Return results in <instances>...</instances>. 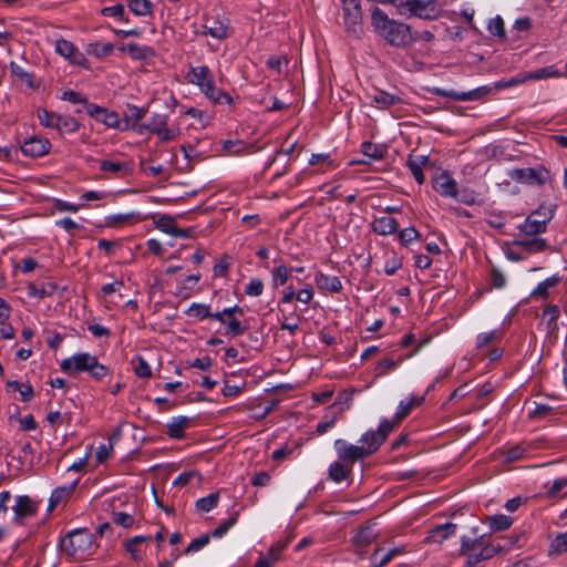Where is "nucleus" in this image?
<instances>
[{
	"label": "nucleus",
	"mask_w": 567,
	"mask_h": 567,
	"mask_svg": "<svg viewBox=\"0 0 567 567\" xmlns=\"http://www.w3.org/2000/svg\"><path fill=\"white\" fill-rule=\"evenodd\" d=\"M371 27L379 38L393 48L405 49L417 41L409 24L389 18L379 7L371 9Z\"/></svg>",
	"instance_id": "f257e3e1"
},
{
	"label": "nucleus",
	"mask_w": 567,
	"mask_h": 567,
	"mask_svg": "<svg viewBox=\"0 0 567 567\" xmlns=\"http://www.w3.org/2000/svg\"><path fill=\"white\" fill-rule=\"evenodd\" d=\"M96 547L94 535L86 528L71 530L60 540L61 553L75 560L93 555Z\"/></svg>",
	"instance_id": "f03ea898"
},
{
	"label": "nucleus",
	"mask_w": 567,
	"mask_h": 567,
	"mask_svg": "<svg viewBox=\"0 0 567 567\" xmlns=\"http://www.w3.org/2000/svg\"><path fill=\"white\" fill-rule=\"evenodd\" d=\"M498 551V547L494 546L489 538L485 535L481 536H463L461 538V556L466 558V565L474 567L477 564L491 559Z\"/></svg>",
	"instance_id": "7ed1b4c3"
},
{
	"label": "nucleus",
	"mask_w": 567,
	"mask_h": 567,
	"mask_svg": "<svg viewBox=\"0 0 567 567\" xmlns=\"http://www.w3.org/2000/svg\"><path fill=\"white\" fill-rule=\"evenodd\" d=\"M60 368L64 373L87 372L94 380H102L110 374V369L100 363L97 358L89 352L76 353L61 361Z\"/></svg>",
	"instance_id": "20e7f679"
},
{
	"label": "nucleus",
	"mask_w": 567,
	"mask_h": 567,
	"mask_svg": "<svg viewBox=\"0 0 567 567\" xmlns=\"http://www.w3.org/2000/svg\"><path fill=\"white\" fill-rule=\"evenodd\" d=\"M189 75L190 83L198 85L205 96L214 103L230 104L233 102L228 93L215 87L214 78L208 66L192 68Z\"/></svg>",
	"instance_id": "39448f33"
},
{
	"label": "nucleus",
	"mask_w": 567,
	"mask_h": 567,
	"mask_svg": "<svg viewBox=\"0 0 567 567\" xmlns=\"http://www.w3.org/2000/svg\"><path fill=\"white\" fill-rule=\"evenodd\" d=\"M341 3L346 32L355 39H360L363 34V16L359 0H341Z\"/></svg>",
	"instance_id": "423d86ee"
},
{
	"label": "nucleus",
	"mask_w": 567,
	"mask_h": 567,
	"mask_svg": "<svg viewBox=\"0 0 567 567\" xmlns=\"http://www.w3.org/2000/svg\"><path fill=\"white\" fill-rule=\"evenodd\" d=\"M553 217V209L539 207L526 217L524 223L518 226V229L525 236H537L546 231L547 224Z\"/></svg>",
	"instance_id": "0eeeda50"
},
{
	"label": "nucleus",
	"mask_w": 567,
	"mask_h": 567,
	"mask_svg": "<svg viewBox=\"0 0 567 567\" xmlns=\"http://www.w3.org/2000/svg\"><path fill=\"white\" fill-rule=\"evenodd\" d=\"M168 115L154 113L150 122L146 124H141L137 130L138 133H142L144 130L155 134L161 142H171L176 140L179 134V128L168 127Z\"/></svg>",
	"instance_id": "6e6552de"
},
{
	"label": "nucleus",
	"mask_w": 567,
	"mask_h": 567,
	"mask_svg": "<svg viewBox=\"0 0 567 567\" xmlns=\"http://www.w3.org/2000/svg\"><path fill=\"white\" fill-rule=\"evenodd\" d=\"M392 430L393 424L390 423V420L384 419L380 422L377 431L371 430L362 434L360 442L364 455L368 457L377 452Z\"/></svg>",
	"instance_id": "1a4fd4ad"
},
{
	"label": "nucleus",
	"mask_w": 567,
	"mask_h": 567,
	"mask_svg": "<svg viewBox=\"0 0 567 567\" xmlns=\"http://www.w3.org/2000/svg\"><path fill=\"white\" fill-rule=\"evenodd\" d=\"M395 6L406 8L409 12L423 20H435L439 17V7L436 0H406L398 2Z\"/></svg>",
	"instance_id": "9d476101"
},
{
	"label": "nucleus",
	"mask_w": 567,
	"mask_h": 567,
	"mask_svg": "<svg viewBox=\"0 0 567 567\" xmlns=\"http://www.w3.org/2000/svg\"><path fill=\"white\" fill-rule=\"evenodd\" d=\"M508 176L517 183L542 186L549 179V172L543 166L515 168L508 173Z\"/></svg>",
	"instance_id": "9b49d317"
},
{
	"label": "nucleus",
	"mask_w": 567,
	"mask_h": 567,
	"mask_svg": "<svg viewBox=\"0 0 567 567\" xmlns=\"http://www.w3.org/2000/svg\"><path fill=\"white\" fill-rule=\"evenodd\" d=\"M333 446L338 460L351 466H353L355 462L362 461L367 457L363 453V449H361V445L351 444L346 440H336Z\"/></svg>",
	"instance_id": "f8f14e48"
},
{
	"label": "nucleus",
	"mask_w": 567,
	"mask_h": 567,
	"mask_svg": "<svg viewBox=\"0 0 567 567\" xmlns=\"http://www.w3.org/2000/svg\"><path fill=\"white\" fill-rule=\"evenodd\" d=\"M431 91L437 96H444L455 101H477L491 93L492 89L489 86H480L468 92H457L454 90L446 91L440 87H433Z\"/></svg>",
	"instance_id": "ddd939ff"
},
{
	"label": "nucleus",
	"mask_w": 567,
	"mask_h": 567,
	"mask_svg": "<svg viewBox=\"0 0 567 567\" xmlns=\"http://www.w3.org/2000/svg\"><path fill=\"white\" fill-rule=\"evenodd\" d=\"M51 150V143L45 137L31 136L21 145V152L25 156L41 157L47 155Z\"/></svg>",
	"instance_id": "4468645a"
},
{
	"label": "nucleus",
	"mask_w": 567,
	"mask_h": 567,
	"mask_svg": "<svg viewBox=\"0 0 567 567\" xmlns=\"http://www.w3.org/2000/svg\"><path fill=\"white\" fill-rule=\"evenodd\" d=\"M14 513L13 520L17 524H22L24 519L35 515L38 505L27 495H20L16 498V504L12 507Z\"/></svg>",
	"instance_id": "2eb2a0df"
},
{
	"label": "nucleus",
	"mask_w": 567,
	"mask_h": 567,
	"mask_svg": "<svg viewBox=\"0 0 567 567\" xmlns=\"http://www.w3.org/2000/svg\"><path fill=\"white\" fill-rule=\"evenodd\" d=\"M433 188L443 197L455 198L458 193L456 181L446 171L434 178Z\"/></svg>",
	"instance_id": "dca6fc26"
},
{
	"label": "nucleus",
	"mask_w": 567,
	"mask_h": 567,
	"mask_svg": "<svg viewBox=\"0 0 567 567\" xmlns=\"http://www.w3.org/2000/svg\"><path fill=\"white\" fill-rule=\"evenodd\" d=\"M87 114L96 121L102 122L109 127L116 128L120 125V118L117 113L110 112L107 109H104L96 104L92 103L91 105H87Z\"/></svg>",
	"instance_id": "f3484780"
},
{
	"label": "nucleus",
	"mask_w": 567,
	"mask_h": 567,
	"mask_svg": "<svg viewBox=\"0 0 567 567\" xmlns=\"http://www.w3.org/2000/svg\"><path fill=\"white\" fill-rule=\"evenodd\" d=\"M425 398L422 396H411L406 400H402L399 403L398 410L390 423L393 424V429L398 426L411 412L414 406H420L424 402Z\"/></svg>",
	"instance_id": "a211bd4d"
},
{
	"label": "nucleus",
	"mask_w": 567,
	"mask_h": 567,
	"mask_svg": "<svg viewBox=\"0 0 567 567\" xmlns=\"http://www.w3.org/2000/svg\"><path fill=\"white\" fill-rule=\"evenodd\" d=\"M55 52L74 64H81L84 59L83 54L76 49V47L71 41L64 39L55 41Z\"/></svg>",
	"instance_id": "6ab92c4d"
},
{
	"label": "nucleus",
	"mask_w": 567,
	"mask_h": 567,
	"mask_svg": "<svg viewBox=\"0 0 567 567\" xmlns=\"http://www.w3.org/2000/svg\"><path fill=\"white\" fill-rule=\"evenodd\" d=\"M456 524L445 523L429 530L425 542L429 544H441L456 532Z\"/></svg>",
	"instance_id": "aec40b11"
},
{
	"label": "nucleus",
	"mask_w": 567,
	"mask_h": 567,
	"mask_svg": "<svg viewBox=\"0 0 567 567\" xmlns=\"http://www.w3.org/2000/svg\"><path fill=\"white\" fill-rule=\"evenodd\" d=\"M429 163V156L410 154L408 156L406 165L410 168L414 179L417 184H423L425 181L423 167Z\"/></svg>",
	"instance_id": "412c9836"
},
{
	"label": "nucleus",
	"mask_w": 567,
	"mask_h": 567,
	"mask_svg": "<svg viewBox=\"0 0 567 567\" xmlns=\"http://www.w3.org/2000/svg\"><path fill=\"white\" fill-rule=\"evenodd\" d=\"M532 238L516 239L513 241L515 247L520 248L527 254H536L546 250L548 244L546 239L530 236Z\"/></svg>",
	"instance_id": "4be33fe9"
},
{
	"label": "nucleus",
	"mask_w": 567,
	"mask_h": 567,
	"mask_svg": "<svg viewBox=\"0 0 567 567\" xmlns=\"http://www.w3.org/2000/svg\"><path fill=\"white\" fill-rule=\"evenodd\" d=\"M398 221L390 216H381L375 218L372 224V230L381 236L392 235L398 231Z\"/></svg>",
	"instance_id": "5701e85b"
},
{
	"label": "nucleus",
	"mask_w": 567,
	"mask_h": 567,
	"mask_svg": "<svg viewBox=\"0 0 567 567\" xmlns=\"http://www.w3.org/2000/svg\"><path fill=\"white\" fill-rule=\"evenodd\" d=\"M315 282L317 287L322 291L337 293L342 290V282L337 276H329L324 275L323 272H318L316 275Z\"/></svg>",
	"instance_id": "b1692460"
},
{
	"label": "nucleus",
	"mask_w": 567,
	"mask_h": 567,
	"mask_svg": "<svg viewBox=\"0 0 567 567\" xmlns=\"http://www.w3.org/2000/svg\"><path fill=\"white\" fill-rule=\"evenodd\" d=\"M425 343H426V340L419 342L416 348L410 354H408L406 358H411L412 355H414ZM404 359H405V357H400L398 360H393L391 358H385V359L379 361L378 365L375 368L377 375L381 377V375L386 374L389 371L394 370Z\"/></svg>",
	"instance_id": "393cba45"
},
{
	"label": "nucleus",
	"mask_w": 567,
	"mask_h": 567,
	"mask_svg": "<svg viewBox=\"0 0 567 567\" xmlns=\"http://www.w3.org/2000/svg\"><path fill=\"white\" fill-rule=\"evenodd\" d=\"M78 485V481L70 483L69 485L59 486L53 489L50 498H49V509L52 511L60 503L69 499L73 494L75 487Z\"/></svg>",
	"instance_id": "a878e982"
},
{
	"label": "nucleus",
	"mask_w": 567,
	"mask_h": 567,
	"mask_svg": "<svg viewBox=\"0 0 567 567\" xmlns=\"http://www.w3.org/2000/svg\"><path fill=\"white\" fill-rule=\"evenodd\" d=\"M190 425V419L187 416L174 417L166 425V434L172 439H183L185 433L184 430Z\"/></svg>",
	"instance_id": "bb28decb"
},
{
	"label": "nucleus",
	"mask_w": 567,
	"mask_h": 567,
	"mask_svg": "<svg viewBox=\"0 0 567 567\" xmlns=\"http://www.w3.org/2000/svg\"><path fill=\"white\" fill-rule=\"evenodd\" d=\"M352 468L353 466L337 460L329 466V478L336 483H340L351 475Z\"/></svg>",
	"instance_id": "cd10ccee"
},
{
	"label": "nucleus",
	"mask_w": 567,
	"mask_h": 567,
	"mask_svg": "<svg viewBox=\"0 0 567 567\" xmlns=\"http://www.w3.org/2000/svg\"><path fill=\"white\" fill-rule=\"evenodd\" d=\"M221 150L227 155L238 156L246 153H251L252 146L241 140H225L221 142Z\"/></svg>",
	"instance_id": "c85d7f7f"
},
{
	"label": "nucleus",
	"mask_w": 567,
	"mask_h": 567,
	"mask_svg": "<svg viewBox=\"0 0 567 567\" xmlns=\"http://www.w3.org/2000/svg\"><path fill=\"white\" fill-rule=\"evenodd\" d=\"M10 72L18 82L25 84L29 89L38 87V84L34 82V74L25 71L16 62L10 63Z\"/></svg>",
	"instance_id": "c756f323"
},
{
	"label": "nucleus",
	"mask_w": 567,
	"mask_h": 567,
	"mask_svg": "<svg viewBox=\"0 0 567 567\" xmlns=\"http://www.w3.org/2000/svg\"><path fill=\"white\" fill-rule=\"evenodd\" d=\"M403 553L400 548H392L382 554V548H377L371 555V564L373 567H383L389 564L393 557Z\"/></svg>",
	"instance_id": "7c9ffc66"
},
{
	"label": "nucleus",
	"mask_w": 567,
	"mask_h": 567,
	"mask_svg": "<svg viewBox=\"0 0 567 567\" xmlns=\"http://www.w3.org/2000/svg\"><path fill=\"white\" fill-rule=\"evenodd\" d=\"M373 526H374V524H372V523H368L364 526H362L354 535L353 543L357 546H362V547L371 544L377 537V534L373 530Z\"/></svg>",
	"instance_id": "2f4dec72"
},
{
	"label": "nucleus",
	"mask_w": 567,
	"mask_h": 567,
	"mask_svg": "<svg viewBox=\"0 0 567 567\" xmlns=\"http://www.w3.org/2000/svg\"><path fill=\"white\" fill-rule=\"evenodd\" d=\"M561 281V277L558 275H553L551 277L545 279L539 282L537 287L532 291V297H539L542 299H547L549 296L548 290L550 288L556 287Z\"/></svg>",
	"instance_id": "473e14b6"
},
{
	"label": "nucleus",
	"mask_w": 567,
	"mask_h": 567,
	"mask_svg": "<svg viewBox=\"0 0 567 567\" xmlns=\"http://www.w3.org/2000/svg\"><path fill=\"white\" fill-rule=\"evenodd\" d=\"M549 556H560L567 554V530L556 534L548 547Z\"/></svg>",
	"instance_id": "72a5a7b5"
},
{
	"label": "nucleus",
	"mask_w": 567,
	"mask_h": 567,
	"mask_svg": "<svg viewBox=\"0 0 567 567\" xmlns=\"http://www.w3.org/2000/svg\"><path fill=\"white\" fill-rule=\"evenodd\" d=\"M227 31L228 27L217 20H213L210 23L207 21V23L204 24V34H208L218 40L225 39L228 35Z\"/></svg>",
	"instance_id": "f704fd0d"
},
{
	"label": "nucleus",
	"mask_w": 567,
	"mask_h": 567,
	"mask_svg": "<svg viewBox=\"0 0 567 567\" xmlns=\"http://www.w3.org/2000/svg\"><path fill=\"white\" fill-rule=\"evenodd\" d=\"M486 520L489 528L494 532L506 530L513 525V518L504 514L488 516Z\"/></svg>",
	"instance_id": "c9c22d12"
},
{
	"label": "nucleus",
	"mask_w": 567,
	"mask_h": 567,
	"mask_svg": "<svg viewBox=\"0 0 567 567\" xmlns=\"http://www.w3.org/2000/svg\"><path fill=\"white\" fill-rule=\"evenodd\" d=\"M361 152L369 158L382 159L386 154V147L384 145L374 144L372 142H363L361 144Z\"/></svg>",
	"instance_id": "e433bc0d"
},
{
	"label": "nucleus",
	"mask_w": 567,
	"mask_h": 567,
	"mask_svg": "<svg viewBox=\"0 0 567 567\" xmlns=\"http://www.w3.org/2000/svg\"><path fill=\"white\" fill-rule=\"evenodd\" d=\"M120 50L127 52L133 59L142 60L153 54V50L150 47H141L136 43H128L118 48Z\"/></svg>",
	"instance_id": "4c0bfd02"
},
{
	"label": "nucleus",
	"mask_w": 567,
	"mask_h": 567,
	"mask_svg": "<svg viewBox=\"0 0 567 567\" xmlns=\"http://www.w3.org/2000/svg\"><path fill=\"white\" fill-rule=\"evenodd\" d=\"M529 447L523 443L509 447L505 453V462L513 463L525 460L528 455Z\"/></svg>",
	"instance_id": "58836bf2"
},
{
	"label": "nucleus",
	"mask_w": 567,
	"mask_h": 567,
	"mask_svg": "<svg viewBox=\"0 0 567 567\" xmlns=\"http://www.w3.org/2000/svg\"><path fill=\"white\" fill-rule=\"evenodd\" d=\"M127 6L131 12L138 17L151 16L153 12V4L150 0H128Z\"/></svg>",
	"instance_id": "ea45409f"
},
{
	"label": "nucleus",
	"mask_w": 567,
	"mask_h": 567,
	"mask_svg": "<svg viewBox=\"0 0 567 567\" xmlns=\"http://www.w3.org/2000/svg\"><path fill=\"white\" fill-rule=\"evenodd\" d=\"M56 290V285L48 282L43 284L40 287H38L34 284H30L28 286V295L30 297H35L43 299L44 297L52 296L54 291Z\"/></svg>",
	"instance_id": "a19ab883"
},
{
	"label": "nucleus",
	"mask_w": 567,
	"mask_h": 567,
	"mask_svg": "<svg viewBox=\"0 0 567 567\" xmlns=\"http://www.w3.org/2000/svg\"><path fill=\"white\" fill-rule=\"evenodd\" d=\"M226 332L230 337L241 336L246 331V327L240 322L235 315L226 313Z\"/></svg>",
	"instance_id": "79ce46f5"
},
{
	"label": "nucleus",
	"mask_w": 567,
	"mask_h": 567,
	"mask_svg": "<svg viewBox=\"0 0 567 567\" xmlns=\"http://www.w3.org/2000/svg\"><path fill=\"white\" fill-rule=\"evenodd\" d=\"M100 169L103 172H111L121 176H124L130 172L127 163L113 162L106 159L100 162Z\"/></svg>",
	"instance_id": "37998d69"
},
{
	"label": "nucleus",
	"mask_w": 567,
	"mask_h": 567,
	"mask_svg": "<svg viewBox=\"0 0 567 567\" xmlns=\"http://www.w3.org/2000/svg\"><path fill=\"white\" fill-rule=\"evenodd\" d=\"M373 102L380 107H390L401 102V97L390 94L385 91H378L373 97Z\"/></svg>",
	"instance_id": "c03bdc74"
},
{
	"label": "nucleus",
	"mask_w": 567,
	"mask_h": 567,
	"mask_svg": "<svg viewBox=\"0 0 567 567\" xmlns=\"http://www.w3.org/2000/svg\"><path fill=\"white\" fill-rule=\"evenodd\" d=\"M559 71L554 65L545 66L533 72H526L527 81H538L548 78H558Z\"/></svg>",
	"instance_id": "a18cd8bd"
},
{
	"label": "nucleus",
	"mask_w": 567,
	"mask_h": 567,
	"mask_svg": "<svg viewBox=\"0 0 567 567\" xmlns=\"http://www.w3.org/2000/svg\"><path fill=\"white\" fill-rule=\"evenodd\" d=\"M560 311L558 306L549 305L543 311V320L547 322V329L549 331L557 330V319L559 318Z\"/></svg>",
	"instance_id": "49530a36"
},
{
	"label": "nucleus",
	"mask_w": 567,
	"mask_h": 567,
	"mask_svg": "<svg viewBox=\"0 0 567 567\" xmlns=\"http://www.w3.org/2000/svg\"><path fill=\"white\" fill-rule=\"evenodd\" d=\"M185 313L198 320H204L212 316L210 306L197 302L192 303Z\"/></svg>",
	"instance_id": "de8ad7c7"
},
{
	"label": "nucleus",
	"mask_w": 567,
	"mask_h": 567,
	"mask_svg": "<svg viewBox=\"0 0 567 567\" xmlns=\"http://www.w3.org/2000/svg\"><path fill=\"white\" fill-rule=\"evenodd\" d=\"M80 127L79 122L70 115H59L58 130L60 133H73Z\"/></svg>",
	"instance_id": "09e8293b"
},
{
	"label": "nucleus",
	"mask_w": 567,
	"mask_h": 567,
	"mask_svg": "<svg viewBox=\"0 0 567 567\" xmlns=\"http://www.w3.org/2000/svg\"><path fill=\"white\" fill-rule=\"evenodd\" d=\"M37 115L41 125L49 128H55L58 126L60 114L50 112L45 109H39Z\"/></svg>",
	"instance_id": "8fccbe9b"
},
{
	"label": "nucleus",
	"mask_w": 567,
	"mask_h": 567,
	"mask_svg": "<svg viewBox=\"0 0 567 567\" xmlns=\"http://www.w3.org/2000/svg\"><path fill=\"white\" fill-rule=\"evenodd\" d=\"M219 502V492L212 493L196 501V509L200 512H209L217 506Z\"/></svg>",
	"instance_id": "3c124183"
},
{
	"label": "nucleus",
	"mask_w": 567,
	"mask_h": 567,
	"mask_svg": "<svg viewBox=\"0 0 567 567\" xmlns=\"http://www.w3.org/2000/svg\"><path fill=\"white\" fill-rule=\"evenodd\" d=\"M155 225L161 231H163L167 235H171V236H174L176 228H177L175 219L169 215L159 216L155 220Z\"/></svg>",
	"instance_id": "603ef678"
},
{
	"label": "nucleus",
	"mask_w": 567,
	"mask_h": 567,
	"mask_svg": "<svg viewBox=\"0 0 567 567\" xmlns=\"http://www.w3.org/2000/svg\"><path fill=\"white\" fill-rule=\"evenodd\" d=\"M133 370L138 378H151L152 369L142 355H137L132 360Z\"/></svg>",
	"instance_id": "864d4df0"
},
{
	"label": "nucleus",
	"mask_w": 567,
	"mask_h": 567,
	"mask_svg": "<svg viewBox=\"0 0 567 567\" xmlns=\"http://www.w3.org/2000/svg\"><path fill=\"white\" fill-rule=\"evenodd\" d=\"M128 113L126 114V121L132 123V127L136 128V126L141 125V120L145 116L147 110L144 107H138L136 105H127Z\"/></svg>",
	"instance_id": "5fc2aeb1"
},
{
	"label": "nucleus",
	"mask_w": 567,
	"mask_h": 567,
	"mask_svg": "<svg viewBox=\"0 0 567 567\" xmlns=\"http://www.w3.org/2000/svg\"><path fill=\"white\" fill-rule=\"evenodd\" d=\"M113 50H114V45L110 42H107V43L95 42V43L89 44L87 52L90 54H94L97 58H102V56H106V55L111 54L113 52Z\"/></svg>",
	"instance_id": "6e6d98bb"
},
{
	"label": "nucleus",
	"mask_w": 567,
	"mask_h": 567,
	"mask_svg": "<svg viewBox=\"0 0 567 567\" xmlns=\"http://www.w3.org/2000/svg\"><path fill=\"white\" fill-rule=\"evenodd\" d=\"M238 513L235 512L227 520L217 526L209 535L210 537L224 536L237 522Z\"/></svg>",
	"instance_id": "4d7b16f0"
},
{
	"label": "nucleus",
	"mask_w": 567,
	"mask_h": 567,
	"mask_svg": "<svg viewBox=\"0 0 567 567\" xmlns=\"http://www.w3.org/2000/svg\"><path fill=\"white\" fill-rule=\"evenodd\" d=\"M527 81V75H526V72L525 73H519L508 80H501V81H497L494 85H495V89L497 90H503V89H507V87H512V86H516V85H519V84H523Z\"/></svg>",
	"instance_id": "13d9d810"
},
{
	"label": "nucleus",
	"mask_w": 567,
	"mask_h": 567,
	"mask_svg": "<svg viewBox=\"0 0 567 567\" xmlns=\"http://www.w3.org/2000/svg\"><path fill=\"white\" fill-rule=\"evenodd\" d=\"M398 237L403 246H408L413 240L419 239L421 237V234L414 227H408L400 230Z\"/></svg>",
	"instance_id": "bf43d9fd"
},
{
	"label": "nucleus",
	"mask_w": 567,
	"mask_h": 567,
	"mask_svg": "<svg viewBox=\"0 0 567 567\" xmlns=\"http://www.w3.org/2000/svg\"><path fill=\"white\" fill-rule=\"evenodd\" d=\"M62 100L69 101L74 104L80 103L83 105V107L86 112H87V105L92 104L82 94H80L79 92L72 91V90L64 91L62 94Z\"/></svg>",
	"instance_id": "052dcab7"
},
{
	"label": "nucleus",
	"mask_w": 567,
	"mask_h": 567,
	"mask_svg": "<svg viewBox=\"0 0 567 567\" xmlns=\"http://www.w3.org/2000/svg\"><path fill=\"white\" fill-rule=\"evenodd\" d=\"M101 14L104 17H116L122 21H128L125 16V10L123 4H115L112 7H105L101 10Z\"/></svg>",
	"instance_id": "680f3d73"
},
{
	"label": "nucleus",
	"mask_w": 567,
	"mask_h": 567,
	"mask_svg": "<svg viewBox=\"0 0 567 567\" xmlns=\"http://www.w3.org/2000/svg\"><path fill=\"white\" fill-rule=\"evenodd\" d=\"M487 28L493 35H497L502 39L506 37L504 20L499 16L493 18Z\"/></svg>",
	"instance_id": "e2e57ef3"
},
{
	"label": "nucleus",
	"mask_w": 567,
	"mask_h": 567,
	"mask_svg": "<svg viewBox=\"0 0 567 567\" xmlns=\"http://www.w3.org/2000/svg\"><path fill=\"white\" fill-rule=\"evenodd\" d=\"M489 285L492 288L502 289L506 286V277L496 267H493L489 272Z\"/></svg>",
	"instance_id": "0e129e2a"
},
{
	"label": "nucleus",
	"mask_w": 567,
	"mask_h": 567,
	"mask_svg": "<svg viewBox=\"0 0 567 567\" xmlns=\"http://www.w3.org/2000/svg\"><path fill=\"white\" fill-rule=\"evenodd\" d=\"M147 540H151V537L136 536L126 542L125 548L131 554V556L134 560L140 559V556L137 554V545L143 542H147Z\"/></svg>",
	"instance_id": "69168bd1"
},
{
	"label": "nucleus",
	"mask_w": 567,
	"mask_h": 567,
	"mask_svg": "<svg viewBox=\"0 0 567 567\" xmlns=\"http://www.w3.org/2000/svg\"><path fill=\"white\" fill-rule=\"evenodd\" d=\"M290 269L285 265H279L272 270V281L275 285H285L289 278Z\"/></svg>",
	"instance_id": "338daca9"
},
{
	"label": "nucleus",
	"mask_w": 567,
	"mask_h": 567,
	"mask_svg": "<svg viewBox=\"0 0 567 567\" xmlns=\"http://www.w3.org/2000/svg\"><path fill=\"white\" fill-rule=\"evenodd\" d=\"M264 291V282L258 278H252L245 288L248 296L258 297Z\"/></svg>",
	"instance_id": "774afa93"
}]
</instances>
